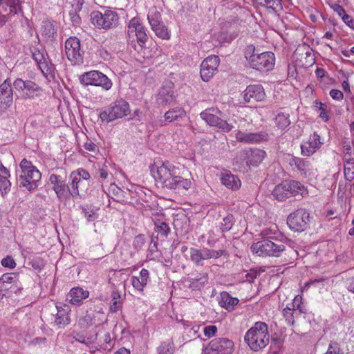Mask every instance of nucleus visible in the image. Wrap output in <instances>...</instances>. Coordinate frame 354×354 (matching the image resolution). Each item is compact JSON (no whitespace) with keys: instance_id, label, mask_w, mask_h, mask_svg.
<instances>
[{"instance_id":"nucleus-41","label":"nucleus","mask_w":354,"mask_h":354,"mask_svg":"<svg viewBox=\"0 0 354 354\" xmlns=\"http://www.w3.org/2000/svg\"><path fill=\"white\" fill-rule=\"evenodd\" d=\"M234 218L233 215L228 214L227 216L223 218V221L221 225V230L223 232L230 230L234 225Z\"/></svg>"},{"instance_id":"nucleus-55","label":"nucleus","mask_w":354,"mask_h":354,"mask_svg":"<svg viewBox=\"0 0 354 354\" xmlns=\"http://www.w3.org/2000/svg\"><path fill=\"white\" fill-rule=\"evenodd\" d=\"M84 147L86 150L92 152H95L97 149V145L91 140H87L84 143Z\"/></svg>"},{"instance_id":"nucleus-3","label":"nucleus","mask_w":354,"mask_h":354,"mask_svg":"<svg viewBox=\"0 0 354 354\" xmlns=\"http://www.w3.org/2000/svg\"><path fill=\"white\" fill-rule=\"evenodd\" d=\"M245 57L250 66L260 71H270L274 67L275 57L272 52L260 53L254 46H248L244 51Z\"/></svg>"},{"instance_id":"nucleus-19","label":"nucleus","mask_w":354,"mask_h":354,"mask_svg":"<svg viewBox=\"0 0 354 354\" xmlns=\"http://www.w3.org/2000/svg\"><path fill=\"white\" fill-rule=\"evenodd\" d=\"M240 156L244 159L248 158L247 165L257 166L264 159L266 153L263 150L256 149L241 151Z\"/></svg>"},{"instance_id":"nucleus-59","label":"nucleus","mask_w":354,"mask_h":354,"mask_svg":"<svg viewBox=\"0 0 354 354\" xmlns=\"http://www.w3.org/2000/svg\"><path fill=\"white\" fill-rule=\"evenodd\" d=\"M140 279L143 281L145 283L147 284V280L149 279V271L147 269H142L140 272Z\"/></svg>"},{"instance_id":"nucleus-21","label":"nucleus","mask_w":354,"mask_h":354,"mask_svg":"<svg viewBox=\"0 0 354 354\" xmlns=\"http://www.w3.org/2000/svg\"><path fill=\"white\" fill-rule=\"evenodd\" d=\"M221 180L226 187L232 190L239 189L241 185L240 179L227 170L221 174Z\"/></svg>"},{"instance_id":"nucleus-16","label":"nucleus","mask_w":354,"mask_h":354,"mask_svg":"<svg viewBox=\"0 0 354 354\" xmlns=\"http://www.w3.org/2000/svg\"><path fill=\"white\" fill-rule=\"evenodd\" d=\"M214 111V109H207L201 113V118L210 126L216 127L227 132L230 131L232 126L213 113Z\"/></svg>"},{"instance_id":"nucleus-52","label":"nucleus","mask_w":354,"mask_h":354,"mask_svg":"<svg viewBox=\"0 0 354 354\" xmlns=\"http://www.w3.org/2000/svg\"><path fill=\"white\" fill-rule=\"evenodd\" d=\"M1 264L4 267H8L10 268H13L15 266V262L14 259L10 257H7L4 258L1 261Z\"/></svg>"},{"instance_id":"nucleus-35","label":"nucleus","mask_w":354,"mask_h":354,"mask_svg":"<svg viewBox=\"0 0 354 354\" xmlns=\"http://www.w3.org/2000/svg\"><path fill=\"white\" fill-rule=\"evenodd\" d=\"M239 302V299L232 297L227 292H223L221 294V299L220 301L221 305L226 309L232 308Z\"/></svg>"},{"instance_id":"nucleus-57","label":"nucleus","mask_w":354,"mask_h":354,"mask_svg":"<svg viewBox=\"0 0 354 354\" xmlns=\"http://www.w3.org/2000/svg\"><path fill=\"white\" fill-rule=\"evenodd\" d=\"M71 20L73 24L75 26L80 24V17L76 13L75 10L70 12Z\"/></svg>"},{"instance_id":"nucleus-46","label":"nucleus","mask_w":354,"mask_h":354,"mask_svg":"<svg viewBox=\"0 0 354 354\" xmlns=\"http://www.w3.org/2000/svg\"><path fill=\"white\" fill-rule=\"evenodd\" d=\"M207 253L209 259L214 258L218 259L221 257V256H225L227 255V252L225 250H210L207 249Z\"/></svg>"},{"instance_id":"nucleus-64","label":"nucleus","mask_w":354,"mask_h":354,"mask_svg":"<svg viewBox=\"0 0 354 354\" xmlns=\"http://www.w3.org/2000/svg\"><path fill=\"white\" fill-rule=\"evenodd\" d=\"M283 316L288 319L289 318H290L292 315V308H289V307H286V308L283 309Z\"/></svg>"},{"instance_id":"nucleus-48","label":"nucleus","mask_w":354,"mask_h":354,"mask_svg":"<svg viewBox=\"0 0 354 354\" xmlns=\"http://www.w3.org/2000/svg\"><path fill=\"white\" fill-rule=\"evenodd\" d=\"M217 331V328L214 325L208 326L204 328L203 332L205 337H212Z\"/></svg>"},{"instance_id":"nucleus-63","label":"nucleus","mask_w":354,"mask_h":354,"mask_svg":"<svg viewBox=\"0 0 354 354\" xmlns=\"http://www.w3.org/2000/svg\"><path fill=\"white\" fill-rule=\"evenodd\" d=\"M121 307L120 301H113V304L111 306V310L112 311H117Z\"/></svg>"},{"instance_id":"nucleus-62","label":"nucleus","mask_w":354,"mask_h":354,"mask_svg":"<svg viewBox=\"0 0 354 354\" xmlns=\"http://www.w3.org/2000/svg\"><path fill=\"white\" fill-rule=\"evenodd\" d=\"M49 180L53 185V186L57 185L58 183H59L61 181H62L60 179V176L55 175V174H52L50 176Z\"/></svg>"},{"instance_id":"nucleus-38","label":"nucleus","mask_w":354,"mask_h":354,"mask_svg":"<svg viewBox=\"0 0 354 354\" xmlns=\"http://www.w3.org/2000/svg\"><path fill=\"white\" fill-rule=\"evenodd\" d=\"M207 282V274H200L198 277L194 279H191L190 281V288L193 290L198 289L200 290L201 288L204 286V285Z\"/></svg>"},{"instance_id":"nucleus-20","label":"nucleus","mask_w":354,"mask_h":354,"mask_svg":"<svg viewBox=\"0 0 354 354\" xmlns=\"http://www.w3.org/2000/svg\"><path fill=\"white\" fill-rule=\"evenodd\" d=\"M175 100L174 91L171 86H162L159 90L157 103L159 106H165Z\"/></svg>"},{"instance_id":"nucleus-29","label":"nucleus","mask_w":354,"mask_h":354,"mask_svg":"<svg viewBox=\"0 0 354 354\" xmlns=\"http://www.w3.org/2000/svg\"><path fill=\"white\" fill-rule=\"evenodd\" d=\"M287 189H290L292 196L297 195L303 196L306 192L304 186L299 181L296 180H285Z\"/></svg>"},{"instance_id":"nucleus-56","label":"nucleus","mask_w":354,"mask_h":354,"mask_svg":"<svg viewBox=\"0 0 354 354\" xmlns=\"http://www.w3.org/2000/svg\"><path fill=\"white\" fill-rule=\"evenodd\" d=\"M342 20L350 28L354 30V20L348 15H344L342 16Z\"/></svg>"},{"instance_id":"nucleus-15","label":"nucleus","mask_w":354,"mask_h":354,"mask_svg":"<svg viewBox=\"0 0 354 354\" xmlns=\"http://www.w3.org/2000/svg\"><path fill=\"white\" fill-rule=\"evenodd\" d=\"M242 95L244 101L248 103L261 102L266 97L264 88L260 84L248 86Z\"/></svg>"},{"instance_id":"nucleus-12","label":"nucleus","mask_w":354,"mask_h":354,"mask_svg":"<svg viewBox=\"0 0 354 354\" xmlns=\"http://www.w3.org/2000/svg\"><path fill=\"white\" fill-rule=\"evenodd\" d=\"M65 52L67 58L74 64H77L82 59L83 51L80 48V41L75 37H70L66 41Z\"/></svg>"},{"instance_id":"nucleus-13","label":"nucleus","mask_w":354,"mask_h":354,"mask_svg":"<svg viewBox=\"0 0 354 354\" xmlns=\"http://www.w3.org/2000/svg\"><path fill=\"white\" fill-rule=\"evenodd\" d=\"M219 65L218 56L212 55L205 59L201 64V77L204 82H208L217 71Z\"/></svg>"},{"instance_id":"nucleus-32","label":"nucleus","mask_w":354,"mask_h":354,"mask_svg":"<svg viewBox=\"0 0 354 354\" xmlns=\"http://www.w3.org/2000/svg\"><path fill=\"white\" fill-rule=\"evenodd\" d=\"M272 195L276 199L281 201H285L286 198H289L285 181H283L281 184L275 187L272 191Z\"/></svg>"},{"instance_id":"nucleus-26","label":"nucleus","mask_w":354,"mask_h":354,"mask_svg":"<svg viewBox=\"0 0 354 354\" xmlns=\"http://www.w3.org/2000/svg\"><path fill=\"white\" fill-rule=\"evenodd\" d=\"M35 61L44 74L47 75L53 71V65L50 61L47 60L44 55L38 53L37 55H35Z\"/></svg>"},{"instance_id":"nucleus-23","label":"nucleus","mask_w":354,"mask_h":354,"mask_svg":"<svg viewBox=\"0 0 354 354\" xmlns=\"http://www.w3.org/2000/svg\"><path fill=\"white\" fill-rule=\"evenodd\" d=\"M289 165L293 169H297L301 174L307 175L310 171V164L308 161L297 157H292Z\"/></svg>"},{"instance_id":"nucleus-53","label":"nucleus","mask_w":354,"mask_h":354,"mask_svg":"<svg viewBox=\"0 0 354 354\" xmlns=\"http://www.w3.org/2000/svg\"><path fill=\"white\" fill-rule=\"evenodd\" d=\"M330 95L333 99L336 100H341L344 97L343 93L337 89H332L330 91Z\"/></svg>"},{"instance_id":"nucleus-47","label":"nucleus","mask_w":354,"mask_h":354,"mask_svg":"<svg viewBox=\"0 0 354 354\" xmlns=\"http://www.w3.org/2000/svg\"><path fill=\"white\" fill-rule=\"evenodd\" d=\"M315 103H316V105H315V106L316 108H318L319 110L321 111V112L319 113V117L321 118H322L323 120H324L325 121L328 120V116L327 115V111H326V106L324 104H322L321 102H316Z\"/></svg>"},{"instance_id":"nucleus-27","label":"nucleus","mask_w":354,"mask_h":354,"mask_svg":"<svg viewBox=\"0 0 354 354\" xmlns=\"http://www.w3.org/2000/svg\"><path fill=\"white\" fill-rule=\"evenodd\" d=\"M344 176L348 181L354 180V157L344 158Z\"/></svg>"},{"instance_id":"nucleus-34","label":"nucleus","mask_w":354,"mask_h":354,"mask_svg":"<svg viewBox=\"0 0 354 354\" xmlns=\"http://www.w3.org/2000/svg\"><path fill=\"white\" fill-rule=\"evenodd\" d=\"M57 30L53 24L49 21H45L41 25V34L47 39L52 40Z\"/></svg>"},{"instance_id":"nucleus-30","label":"nucleus","mask_w":354,"mask_h":354,"mask_svg":"<svg viewBox=\"0 0 354 354\" xmlns=\"http://www.w3.org/2000/svg\"><path fill=\"white\" fill-rule=\"evenodd\" d=\"M64 306L65 308H63V310H59V312H57L55 321L56 325L64 326L70 322V319L68 315V313L70 310L69 306L66 304H64Z\"/></svg>"},{"instance_id":"nucleus-43","label":"nucleus","mask_w":354,"mask_h":354,"mask_svg":"<svg viewBox=\"0 0 354 354\" xmlns=\"http://www.w3.org/2000/svg\"><path fill=\"white\" fill-rule=\"evenodd\" d=\"M156 231L162 236L166 237L170 231V228L166 223L161 222L160 224L156 223Z\"/></svg>"},{"instance_id":"nucleus-24","label":"nucleus","mask_w":354,"mask_h":354,"mask_svg":"<svg viewBox=\"0 0 354 354\" xmlns=\"http://www.w3.org/2000/svg\"><path fill=\"white\" fill-rule=\"evenodd\" d=\"M208 256L207 248L190 249V259L197 266H203L204 260L209 259Z\"/></svg>"},{"instance_id":"nucleus-6","label":"nucleus","mask_w":354,"mask_h":354,"mask_svg":"<svg viewBox=\"0 0 354 354\" xmlns=\"http://www.w3.org/2000/svg\"><path fill=\"white\" fill-rule=\"evenodd\" d=\"M90 17L91 21L95 27L104 30L115 28L119 21L118 15L111 10H105L103 12L93 11Z\"/></svg>"},{"instance_id":"nucleus-1","label":"nucleus","mask_w":354,"mask_h":354,"mask_svg":"<svg viewBox=\"0 0 354 354\" xmlns=\"http://www.w3.org/2000/svg\"><path fill=\"white\" fill-rule=\"evenodd\" d=\"M151 173L162 188L176 193L187 191L192 185V180L180 176L179 168L168 161L162 162L160 165L155 162L151 167Z\"/></svg>"},{"instance_id":"nucleus-61","label":"nucleus","mask_w":354,"mask_h":354,"mask_svg":"<svg viewBox=\"0 0 354 354\" xmlns=\"http://www.w3.org/2000/svg\"><path fill=\"white\" fill-rule=\"evenodd\" d=\"M84 214L88 221H92L96 218L95 213L93 210L84 209Z\"/></svg>"},{"instance_id":"nucleus-22","label":"nucleus","mask_w":354,"mask_h":354,"mask_svg":"<svg viewBox=\"0 0 354 354\" xmlns=\"http://www.w3.org/2000/svg\"><path fill=\"white\" fill-rule=\"evenodd\" d=\"M89 292L82 288L76 287L71 290L67 295V299L74 305H80L82 301L88 297Z\"/></svg>"},{"instance_id":"nucleus-58","label":"nucleus","mask_w":354,"mask_h":354,"mask_svg":"<svg viewBox=\"0 0 354 354\" xmlns=\"http://www.w3.org/2000/svg\"><path fill=\"white\" fill-rule=\"evenodd\" d=\"M279 2L280 0H265L264 3L262 2V6L268 8H274V5Z\"/></svg>"},{"instance_id":"nucleus-44","label":"nucleus","mask_w":354,"mask_h":354,"mask_svg":"<svg viewBox=\"0 0 354 354\" xmlns=\"http://www.w3.org/2000/svg\"><path fill=\"white\" fill-rule=\"evenodd\" d=\"M301 153L304 156H309L316 151L315 147L309 142H307L301 146Z\"/></svg>"},{"instance_id":"nucleus-50","label":"nucleus","mask_w":354,"mask_h":354,"mask_svg":"<svg viewBox=\"0 0 354 354\" xmlns=\"http://www.w3.org/2000/svg\"><path fill=\"white\" fill-rule=\"evenodd\" d=\"M5 3L10 7V13L16 15L17 13L18 3L15 0H4Z\"/></svg>"},{"instance_id":"nucleus-11","label":"nucleus","mask_w":354,"mask_h":354,"mask_svg":"<svg viewBox=\"0 0 354 354\" xmlns=\"http://www.w3.org/2000/svg\"><path fill=\"white\" fill-rule=\"evenodd\" d=\"M234 343L227 338L212 339L205 349V354H232Z\"/></svg>"},{"instance_id":"nucleus-28","label":"nucleus","mask_w":354,"mask_h":354,"mask_svg":"<svg viewBox=\"0 0 354 354\" xmlns=\"http://www.w3.org/2000/svg\"><path fill=\"white\" fill-rule=\"evenodd\" d=\"M67 187H71L70 184L66 185L63 180L58 183L57 185L53 186V189L59 200L66 201L71 196L69 194Z\"/></svg>"},{"instance_id":"nucleus-8","label":"nucleus","mask_w":354,"mask_h":354,"mask_svg":"<svg viewBox=\"0 0 354 354\" xmlns=\"http://www.w3.org/2000/svg\"><path fill=\"white\" fill-rule=\"evenodd\" d=\"M80 81L82 84L102 86L105 90L112 86V82L107 76L97 71L84 73L80 77Z\"/></svg>"},{"instance_id":"nucleus-33","label":"nucleus","mask_w":354,"mask_h":354,"mask_svg":"<svg viewBox=\"0 0 354 354\" xmlns=\"http://www.w3.org/2000/svg\"><path fill=\"white\" fill-rule=\"evenodd\" d=\"M99 314V312L87 311L86 315L82 317L79 323L82 327H88L97 324L95 317Z\"/></svg>"},{"instance_id":"nucleus-31","label":"nucleus","mask_w":354,"mask_h":354,"mask_svg":"<svg viewBox=\"0 0 354 354\" xmlns=\"http://www.w3.org/2000/svg\"><path fill=\"white\" fill-rule=\"evenodd\" d=\"M16 282V276L15 274H5L0 278V298L4 295L3 290H7L10 288L7 284Z\"/></svg>"},{"instance_id":"nucleus-60","label":"nucleus","mask_w":354,"mask_h":354,"mask_svg":"<svg viewBox=\"0 0 354 354\" xmlns=\"http://www.w3.org/2000/svg\"><path fill=\"white\" fill-rule=\"evenodd\" d=\"M344 158L353 157L352 155V148L349 144L344 145Z\"/></svg>"},{"instance_id":"nucleus-36","label":"nucleus","mask_w":354,"mask_h":354,"mask_svg":"<svg viewBox=\"0 0 354 354\" xmlns=\"http://www.w3.org/2000/svg\"><path fill=\"white\" fill-rule=\"evenodd\" d=\"M290 115L288 113L279 112L275 117V123L278 128L284 129L290 124L289 119Z\"/></svg>"},{"instance_id":"nucleus-42","label":"nucleus","mask_w":354,"mask_h":354,"mask_svg":"<svg viewBox=\"0 0 354 354\" xmlns=\"http://www.w3.org/2000/svg\"><path fill=\"white\" fill-rule=\"evenodd\" d=\"M159 354H173L174 348L171 342H162L158 348Z\"/></svg>"},{"instance_id":"nucleus-18","label":"nucleus","mask_w":354,"mask_h":354,"mask_svg":"<svg viewBox=\"0 0 354 354\" xmlns=\"http://www.w3.org/2000/svg\"><path fill=\"white\" fill-rule=\"evenodd\" d=\"M128 34H135L138 42L140 44V46L145 44L148 39L144 26L139 23L138 19L136 18H133L129 21Z\"/></svg>"},{"instance_id":"nucleus-10","label":"nucleus","mask_w":354,"mask_h":354,"mask_svg":"<svg viewBox=\"0 0 354 354\" xmlns=\"http://www.w3.org/2000/svg\"><path fill=\"white\" fill-rule=\"evenodd\" d=\"M310 221V214L305 209H298L287 218L290 228L295 231H304Z\"/></svg>"},{"instance_id":"nucleus-5","label":"nucleus","mask_w":354,"mask_h":354,"mask_svg":"<svg viewBox=\"0 0 354 354\" xmlns=\"http://www.w3.org/2000/svg\"><path fill=\"white\" fill-rule=\"evenodd\" d=\"M21 174L18 180L20 186L31 191L37 187V182L41 178V173L31 162L23 159L20 163Z\"/></svg>"},{"instance_id":"nucleus-14","label":"nucleus","mask_w":354,"mask_h":354,"mask_svg":"<svg viewBox=\"0 0 354 354\" xmlns=\"http://www.w3.org/2000/svg\"><path fill=\"white\" fill-rule=\"evenodd\" d=\"M79 174L70 175L71 187H67V188L69 194H71L72 197L84 195L89 187V181L82 180L80 176H77Z\"/></svg>"},{"instance_id":"nucleus-54","label":"nucleus","mask_w":354,"mask_h":354,"mask_svg":"<svg viewBox=\"0 0 354 354\" xmlns=\"http://www.w3.org/2000/svg\"><path fill=\"white\" fill-rule=\"evenodd\" d=\"M71 174H79L77 176L86 181H88L90 178L88 172L83 169H79L77 171H73Z\"/></svg>"},{"instance_id":"nucleus-4","label":"nucleus","mask_w":354,"mask_h":354,"mask_svg":"<svg viewBox=\"0 0 354 354\" xmlns=\"http://www.w3.org/2000/svg\"><path fill=\"white\" fill-rule=\"evenodd\" d=\"M268 326L263 322H257L245 335V341L253 351L264 348L269 342Z\"/></svg>"},{"instance_id":"nucleus-49","label":"nucleus","mask_w":354,"mask_h":354,"mask_svg":"<svg viewBox=\"0 0 354 354\" xmlns=\"http://www.w3.org/2000/svg\"><path fill=\"white\" fill-rule=\"evenodd\" d=\"M308 142L311 143L315 147L316 149H318L322 144L320 141V137L316 133H314L313 135L310 137Z\"/></svg>"},{"instance_id":"nucleus-40","label":"nucleus","mask_w":354,"mask_h":354,"mask_svg":"<svg viewBox=\"0 0 354 354\" xmlns=\"http://www.w3.org/2000/svg\"><path fill=\"white\" fill-rule=\"evenodd\" d=\"M151 29L154 31L158 37L164 39H169V36L167 28L165 25L162 24V23H160L156 26H153Z\"/></svg>"},{"instance_id":"nucleus-51","label":"nucleus","mask_w":354,"mask_h":354,"mask_svg":"<svg viewBox=\"0 0 354 354\" xmlns=\"http://www.w3.org/2000/svg\"><path fill=\"white\" fill-rule=\"evenodd\" d=\"M259 274L260 272L257 270L251 269L250 272L245 275V280L250 283H252Z\"/></svg>"},{"instance_id":"nucleus-37","label":"nucleus","mask_w":354,"mask_h":354,"mask_svg":"<svg viewBox=\"0 0 354 354\" xmlns=\"http://www.w3.org/2000/svg\"><path fill=\"white\" fill-rule=\"evenodd\" d=\"M185 115V111L182 109H173L169 110L165 113L164 118L167 122H171L178 118H182Z\"/></svg>"},{"instance_id":"nucleus-45","label":"nucleus","mask_w":354,"mask_h":354,"mask_svg":"<svg viewBox=\"0 0 354 354\" xmlns=\"http://www.w3.org/2000/svg\"><path fill=\"white\" fill-rule=\"evenodd\" d=\"M131 281L133 288L139 291H142L143 290V288L146 286V283L142 281L140 277L136 276H133L131 277Z\"/></svg>"},{"instance_id":"nucleus-9","label":"nucleus","mask_w":354,"mask_h":354,"mask_svg":"<svg viewBox=\"0 0 354 354\" xmlns=\"http://www.w3.org/2000/svg\"><path fill=\"white\" fill-rule=\"evenodd\" d=\"M129 111V104L124 100H120L115 102L113 106L100 113V118L102 121L109 122L115 119L122 118L127 115Z\"/></svg>"},{"instance_id":"nucleus-39","label":"nucleus","mask_w":354,"mask_h":354,"mask_svg":"<svg viewBox=\"0 0 354 354\" xmlns=\"http://www.w3.org/2000/svg\"><path fill=\"white\" fill-rule=\"evenodd\" d=\"M147 19L151 27L162 23L160 13L157 10L156 8H153L150 10Z\"/></svg>"},{"instance_id":"nucleus-17","label":"nucleus","mask_w":354,"mask_h":354,"mask_svg":"<svg viewBox=\"0 0 354 354\" xmlns=\"http://www.w3.org/2000/svg\"><path fill=\"white\" fill-rule=\"evenodd\" d=\"M13 101V93L11 83L8 80L0 85V109L10 106Z\"/></svg>"},{"instance_id":"nucleus-2","label":"nucleus","mask_w":354,"mask_h":354,"mask_svg":"<svg viewBox=\"0 0 354 354\" xmlns=\"http://www.w3.org/2000/svg\"><path fill=\"white\" fill-rule=\"evenodd\" d=\"M263 240L254 243L251 246V250L259 257H279L284 255L295 257L297 254L296 250L285 245L283 240L278 239L271 234L270 230H266L261 232Z\"/></svg>"},{"instance_id":"nucleus-7","label":"nucleus","mask_w":354,"mask_h":354,"mask_svg":"<svg viewBox=\"0 0 354 354\" xmlns=\"http://www.w3.org/2000/svg\"><path fill=\"white\" fill-rule=\"evenodd\" d=\"M14 88L23 100H31L41 95L42 88L35 82L17 78L13 83Z\"/></svg>"},{"instance_id":"nucleus-25","label":"nucleus","mask_w":354,"mask_h":354,"mask_svg":"<svg viewBox=\"0 0 354 354\" xmlns=\"http://www.w3.org/2000/svg\"><path fill=\"white\" fill-rule=\"evenodd\" d=\"M236 137L237 140L243 142H258L265 139V136L262 133L242 131H239Z\"/></svg>"}]
</instances>
